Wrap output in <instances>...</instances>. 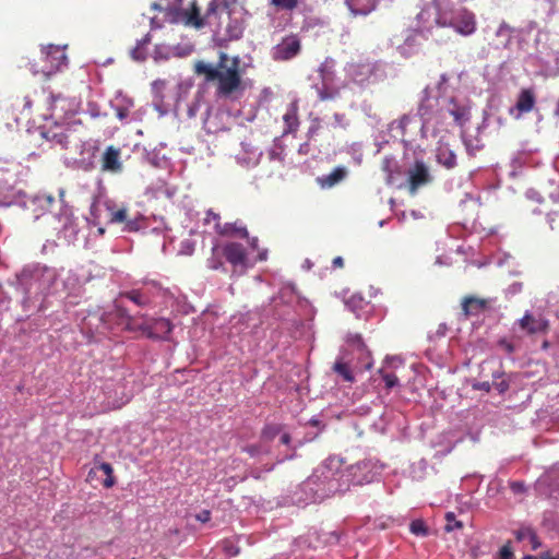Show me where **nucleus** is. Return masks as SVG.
<instances>
[{
    "label": "nucleus",
    "instance_id": "24",
    "mask_svg": "<svg viewBox=\"0 0 559 559\" xmlns=\"http://www.w3.org/2000/svg\"><path fill=\"white\" fill-rule=\"evenodd\" d=\"M332 369L334 372L341 376L344 381L354 382L355 377L347 362H344L342 359H338L334 362Z\"/></svg>",
    "mask_w": 559,
    "mask_h": 559
},
{
    "label": "nucleus",
    "instance_id": "22",
    "mask_svg": "<svg viewBox=\"0 0 559 559\" xmlns=\"http://www.w3.org/2000/svg\"><path fill=\"white\" fill-rule=\"evenodd\" d=\"M223 246L222 245H215L212 247L211 255L206 260V265L209 269L217 271L223 270L225 271L224 265V254H223Z\"/></svg>",
    "mask_w": 559,
    "mask_h": 559
},
{
    "label": "nucleus",
    "instance_id": "23",
    "mask_svg": "<svg viewBox=\"0 0 559 559\" xmlns=\"http://www.w3.org/2000/svg\"><path fill=\"white\" fill-rule=\"evenodd\" d=\"M443 110L453 117L455 123L462 124L467 119V109L464 106H460L451 98Z\"/></svg>",
    "mask_w": 559,
    "mask_h": 559
},
{
    "label": "nucleus",
    "instance_id": "58",
    "mask_svg": "<svg viewBox=\"0 0 559 559\" xmlns=\"http://www.w3.org/2000/svg\"><path fill=\"white\" fill-rule=\"evenodd\" d=\"M98 234H99V235H104V234H105V228L99 227V228H98Z\"/></svg>",
    "mask_w": 559,
    "mask_h": 559
},
{
    "label": "nucleus",
    "instance_id": "19",
    "mask_svg": "<svg viewBox=\"0 0 559 559\" xmlns=\"http://www.w3.org/2000/svg\"><path fill=\"white\" fill-rule=\"evenodd\" d=\"M347 176V169L345 167H336L329 175L318 178V181L322 188H332L343 181Z\"/></svg>",
    "mask_w": 559,
    "mask_h": 559
},
{
    "label": "nucleus",
    "instance_id": "18",
    "mask_svg": "<svg viewBox=\"0 0 559 559\" xmlns=\"http://www.w3.org/2000/svg\"><path fill=\"white\" fill-rule=\"evenodd\" d=\"M51 110L53 114H74L75 112V104L71 99H67L61 95H51L50 96Z\"/></svg>",
    "mask_w": 559,
    "mask_h": 559
},
{
    "label": "nucleus",
    "instance_id": "12",
    "mask_svg": "<svg viewBox=\"0 0 559 559\" xmlns=\"http://www.w3.org/2000/svg\"><path fill=\"white\" fill-rule=\"evenodd\" d=\"M121 150L114 145L106 147L102 155V170L107 173H120L122 171V163L120 160Z\"/></svg>",
    "mask_w": 559,
    "mask_h": 559
},
{
    "label": "nucleus",
    "instance_id": "6",
    "mask_svg": "<svg viewBox=\"0 0 559 559\" xmlns=\"http://www.w3.org/2000/svg\"><path fill=\"white\" fill-rule=\"evenodd\" d=\"M46 66L43 72L50 75L61 69L67 63V55L63 48L55 45H49L41 50Z\"/></svg>",
    "mask_w": 559,
    "mask_h": 559
},
{
    "label": "nucleus",
    "instance_id": "16",
    "mask_svg": "<svg viewBox=\"0 0 559 559\" xmlns=\"http://www.w3.org/2000/svg\"><path fill=\"white\" fill-rule=\"evenodd\" d=\"M536 103V97L531 88H523L518 97L515 109L519 111V115L527 114L533 110Z\"/></svg>",
    "mask_w": 559,
    "mask_h": 559
},
{
    "label": "nucleus",
    "instance_id": "10",
    "mask_svg": "<svg viewBox=\"0 0 559 559\" xmlns=\"http://www.w3.org/2000/svg\"><path fill=\"white\" fill-rule=\"evenodd\" d=\"M106 210L109 212L110 224H120L124 223V230L127 231H136L140 228L138 219H129L128 211L126 207L116 209V205L112 202L105 203Z\"/></svg>",
    "mask_w": 559,
    "mask_h": 559
},
{
    "label": "nucleus",
    "instance_id": "51",
    "mask_svg": "<svg viewBox=\"0 0 559 559\" xmlns=\"http://www.w3.org/2000/svg\"><path fill=\"white\" fill-rule=\"evenodd\" d=\"M318 131V126H311L308 130V135L312 136Z\"/></svg>",
    "mask_w": 559,
    "mask_h": 559
},
{
    "label": "nucleus",
    "instance_id": "64",
    "mask_svg": "<svg viewBox=\"0 0 559 559\" xmlns=\"http://www.w3.org/2000/svg\"><path fill=\"white\" fill-rule=\"evenodd\" d=\"M176 1H177L178 3H180V2H181V0H176Z\"/></svg>",
    "mask_w": 559,
    "mask_h": 559
},
{
    "label": "nucleus",
    "instance_id": "49",
    "mask_svg": "<svg viewBox=\"0 0 559 559\" xmlns=\"http://www.w3.org/2000/svg\"><path fill=\"white\" fill-rule=\"evenodd\" d=\"M23 100H24L23 109L29 110L32 108V100H31V98L28 96H25Z\"/></svg>",
    "mask_w": 559,
    "mask_h": 559
},
{
    "label": "nucleus",
    "instance_id": "54",
    "mask_svg": "<svg viewBox=\"0 0 559 559\" xmlns=\"http://www.w3.org/2000/svg\"><path fill=\"white\" fill-rule=\"evenodd\" d=\"M259 259L260 260H265L266 259V251L260 252L259 253Z\"/></svg>",
    "mask_w": 559,
    "mask_h": 559
},
{
    "label": "nucleus",
    "instance_id": "35",
    "mask_svg": "<svg viewBox=\"0 0 559 559\" xmlns=\"http://www.w3.org/2000/svg\"><path fill=\"white\" fill-rule=\"evenodd\" d=\"M272 3L285 10H294L298 4V0H272Z\"/></svg>",
    "mask_w": 559,
    "mask_h": 559
},
{
    "label": "nucleus",
    "instance_id": "43",
    "mask_svg": "<svg viewBox=\"0 0 559 559\" xmlns=\"http://www.w3.org/2000/svg\"><path fill=\"white\" fill-rule=\"evenodd\" d=\"M131 56L134 60H143L144 59V55L141 51L140 47L133 48L131 51Z\"/></svg>",
    "mask_w": 559,
    "mask_h": 559
},
{
    "label": "nucleus",
    "instance_id": "45",
    "mask_svg": "<svg viewBox=\"0 0 559 559\" xmlns=\"http://www.w3.org/2000/svg\"><path fill=\"white\" fill-rule=\"evenodd\" d=\"M247 240H248V243H249V246H250V248L252 250H259V239H258V237H251V238L248 237Z\"/></svg>",
    "mask_w": 559,
    "mask_h": 559
},
{
    "label": "nucleus",
    "instance_id": "62",
    "mask_svg": "<svg viewBox=\"0 0 559 559\" xmlns=\"http://www.w3.org/2000/svg\"><path fill=\"white\" fill-rule=\"evenodd\" d=\"M224 9L228 10V5H227V4H225V5H224ZM227 13H228V15H230V12H229V11H227Z\"/></svg>",
    "mask_w": 559,
    "mask_h": 559
},
{
    "label": "nucleus",
    "instance_id": "27",
    "mask_svg": "<svg viewBox=\"0 0 559 559\" xmlns=\"http://www.w3.org/2000/svg\"><path fill=\"white\" fill-rule=\"evenodd\" d=\"M465 145L471 155H475L478 151L483 150L486 146L485 141L475 136L473 140L471 136L465 140Z\"/></svg>",
    "mask_w": 559,
    "mask_h": 559
},
{
    "label": "nucleus",
    "instance_id": "63",
    "mask_svg": "<svg viewBox=\"0 0 559 559\" xmlns=\"http://www.w3.org/2000/svg\"><path fill=\"white\" fill-rule=\"evenodd\" d=\"M523 559H534V557H532V556H526V557H524Z\"/></svg>",
    "mask_w": 559,
    "mask_h": 559
},
{
    "label": "nucleus",
    "instance_id": "3",
    "mask_svg": "<svg viewBox=\"0 0 559 559\" xmlns=\"http://www.w3.org/2000/svg\"><path fill=\"white\" fill-rule=\"evenodd\" d=\"M40 135L50 148L59 151L78 150L82 143V139L74 130L60 124L43 129Z\"/></svg>",
    "mask_w": 559,
    "mask_h": 559
},
{
    "label": "nucleus",
    "instance_id": "21",
    "mask_svg": "<svg viewBox=\"0 0 559 559\" xmlns=\"http://www.w3.org/2000/svg\"><path fill=\"white\" fill-rule=\"evenodd\" d=\"M120 296L129 299L139 307H146L152 302L150 294L143 289H132L121 293Z\"/></svg>",
    "mask_w": 559,
    "mask_h": 559
},
{
    "label": "nucleus",
    "instance_id": "34",
    "mask_svg": "<svg viewBox=\"0 0 559 559\" xmlns=\"http://www.w3.org/2000/svg\"><path fill=\"white\" fill-rule=\"evenodd\" d=\"M516 539L521 542L535 539V532L530 527L521 528L516 532Z\"/></svg>",
    "mask_w": 559,
    "mask_h": 559
},
{
    "label": "nucleus",
    "instance_id": "28",
    "mask_svg": "<svg viewBox=\"0 0 559 559\" xmlns=\"http://www.w3.org/2000/svg\"><path fill=\"white\" fill-rule=\"evenodd\" d=\"M444 519H445V525H444L445 532H453L454 530L463 528V523L461 521L456 520L455 514L453 512H448L445 514Z\"/></svg>",
    "mask_w": 559,
    "mask_h": 559
},
{
    "label": "nucleus",
    "instance_id": "29",
    "mask_svg": "<svg viewBox=\"0 0 559 559\" xmlns=\"http://www.w3.org/2000/svg\"><path fill=\"white\" fill-rule=\"evenodd\" d=\"M188 22L194 25L197 28H200L204 25L203 19L200 16L199 8L193 4L191 12L188 16Z\"/></svg>",
    "mask_w": 559,
    "mask_h": 559
},
{
    "label": "nucleus",
    "instance_id": "46",
    "mask_svg": "<svg viewBox=\"0 0 559 559\" xmlns=\"http://www.w3.org/2000/svg\"><path fill=\"white\" fill-rule=\"evenodd\" d=\"M499 346H501L509 354L514 349L513 345L507 341L499 342Z\"/></svg>",
    "mask_w": 559,
    "mask_h": 559
},
{
    "label": "nucleus",
    "instance_id": "44",
    "mask_svg": "<svg viewBox=\"0 0 559 559\" xmlns=\"http://www.w3.org/2000/svg\"><path fill=\"white\" fill-rule=\"evenodd\" d=\"M129 115V111L127 108H123V107H118L116 109V116L120 119V120H123L128 117Z\"/></svg>",
    "mask_w": 559,
    "mask_h": 559
},
{
    "label": "nucleus",
    "instance_id": "50",
    "mask_svg": "<svg viewBox=\"0 0 559 559\" xmlns=\"http://www.w3.org/2000/svg\"><path fill=\"white\" fill-rule=\"evenodd\" d=\"M290 440H292V438H290L289 433H283L281 436V442L283 444H286V445L289 444Z\"/></svg>",
    "mask_w": 559,
    "mask_h": 559
},
{
    "label": "nucleus",
    "instance_id": "55",
    "mask_svg": "<svg viewBox=\"0 0 559 559\" xmlns=\"http://www.w3.org/2000/svg\"><path fill=\"white\" fill-rule=\"evenodd\" d=\"M480 388L485 389L486 391H489V383L484 382Z\"/></svg>",
    "mask_w": 559,
    "mask_h": 559
},
{
    "label": "nucleus",
    "instance_id": "59",
    "mask_svg": "<svg viewBox=\"0 0 559 559\" xmlns=\"http://www.w3.org/2000/svg\"><path fill=\"white\" fill-rule=\"evenodd\" d=\"M320 98H321L322 100H324V99H326V98H328V96L321 93V94H320Z\"/></svg>",
    "mask_w": 559,
    "mask_h": 559
},
{
    "label": "nucleus",
    "instance_id": "31",
    "mask_svg": "<svg viewBox=\"0 0 559 559\" xmlns=\"http://www.w3.org/2000/svg\"><path fill=\"white\" fill-rule=\"evenodd\" d=\"M409 530L415 535L426 536L428 534V528L421 520L412 521Z\"/></svg>",
    "mask_w": 559,
    "mask_h": 559
},
{
    "label": "nucleus",
    "instance_id": "60",
    "mask_svg": "<svg viewBox=\"0 0 559 559\" xmlns=\"http://www.w3.org/2000/svg\"><path fill=\"white\" fill-rule=\"evenodd\" d=\"M552 222H554V219H552V218H550V219H549L550 229H554Z\"/></svg>",
    "mask_w": 559,
    "mask_h": 559
},
{
    "label": "nucleus",
    "instance_id": "17",
    "mask_svg": "<svg viewBox=\"0 0 559 559\" xmlns=\"http://www.w3.org/2000/svg\"><path fill=\"white\" fill-rule=\"evenodd\" d=\"M283 120L285 123L284 133H293L296 132L299 127V118H298V104L297 102H292L286 112L283 116Z\"/></svg>",
    "mask_w": 559,
    "mask_h": 559
},
{
    "label": "nucleus",
    "instance_id": "20",
    "mask_svg": "<svg viewBox=\"0 0 559 559\" xmlns=\"http://www.w3.org/2000/svg\"><path fill=\"white\" fill-rule=\"evenodd\" d=\"M97 472H103L106 475L103 481L104 487L111 488L116 484L111 464L106 462L95 463L94 467L88 473V478H92Z\"/></svg>",
    "mask_w": 559,
    "mask_h": 559
},
{
    "label": "nucleus",
    "instance_id": "52",
    "mask_svg": "<svg viewBox=\"0 0 559 559\" xmlns=\"http://www.w3.org/2000/svg\"><path fill=\"white\" fill-rule=\"evenodd\" d=\"M247 452L250 454V455H254L257 453V448L255 447H248L247 448Z\"/></svg>",
    "mask_w": 559,
    "mask_h": 559
},
{
    "label": "nucleus",
    "instance_id": "2",
    "mask_svg": "<svg viewBox=\"0 0 559 559\" xmlns=\"http://www.w3.org/2000/svg\"><path fill=\"white\" fill-rule=\"evenodd\" d=\"M452 4V0H432L436 24L441 27H452L463 35L472 34L476 25L474 14L462 7L453 8Z\"/></svg>",
    "mask_w": 559,
    "mask_h": 559
},
{
    "label": "nucleus",
    "instance_id": "13",
    "mask_svg": "<svg viewBox=\"0 0 559 559\" xmlns=\"http://www.w3.org/2000/svg\"><path fill=\"white\" fill-rule=\"evenodd\" d=\"M215 231L223 237H239L247 239L249 233L246 226L239 222L215 224Z\"/></svg>",
    "mask_w": 559,
    "mask_h": 559
},
{
    "label": "nucleus",
    "instance_id": "47",
    "mask_svg": "<svg viewBox=\"0 0 559 559\" xmlns=\"http://www.w3.org/2000/svg\"><path fill=\"white\" fill-rule=\"evenodd\" d=\"M333 267H343L344 266V260L342 257H335L332 261Z\"/></svg>",
    "mask_w": 559,
    "mask_h": 559
},
{
    "label": "nucleus",
    "instance_id": "9",
    "mask_svg": "<svg viewBox=\"0 0 559 559\" xmlns=\"http://www.w3.org/2000/svg\"><path fill=\"white\" fill-rule=\"evenodd\" d=\"M519 326L530 335L547 334L550 329V323L545 317H534L531 312L526 311L519 320Z\"/></svg>",
    "mask_w": 559,
    "mask_h": 559
},
{
    "label": "nucleus",
    "instance_id": "57",
    "mask_svg": "<svg viewBox=\"0 0 559 559\" xmlns=\"http://www.w3.org/2000/svg\"><path fill=\"white\" fill-rule=\"evenodd\" d=\"M418 111H419V115L423 116V117L426 115V112L424 111L423 106L419 107Z\"/></svg>",
    "mask_w": 559,
    "mask_h": 559
},
{
    "label": "nucleus",
    "instance_id": "53",
    "mask_svg": "<svg viewBox=\"0 0 559 559\" xmlns=\"http://www.w3.org/2000/svg\"><path fill=\"white\" fill-rule=\"evenodd\" d=\"M96 212H97V206L94 204V205H92V209H91V213L94 216V218H97Z\"/></svg>",
    "mask_w": 559,
    "mask_h": 559
},
{
    "label": "nucleus",
    "instance_id": "61",
    "mask_svg": "<svg viewBox=\"0 0 559 559\" xmlns=\"http://www.w3.org/2000/svg\"><path fill=\"white\" fill-rule=\"evenodd\" d=\"M548 347V342H544L543 343V348H547Z\"/></svg>",
    "mask_w": 559,
    "mask_h": 559
},
{
    "label": "nucleus",
    "instance_id": "32",
    "mask_svg": "<svg viewBox=\"0 0 559 559\" xmlns=\"http://www.w3.org/2000/svg\"><path fill=\"white\" fill-rule=\"evenodd\" d=\"M346 4L354 15H367L373 9V7L358 8L354 0H346Z\"/></svg>",
    "mask_w": 559,
    "mask_h": 559
},
{
    "label": "nucleus",
    "instance_id": "25",
    "mask_svg": "<svg viewBox=\"0 0 559 559\" xmlns=\"http://www.w3.org/2000/svg\"><path fill=\"white\" fill-rule=\"evenodd\" d=\"M243 25L238 20H230L226 27V35L229 40H237L242 37Z\"/></svg>",
    "mask_w": 559,
    "mask_h": 559
},
{
    "label": "nucleus",
    "instance_id": "48",
    "mask_svg": "<svg viewBox=\"0 0 559 559\" xmlns=\"http://www.w3.org/2000/svg\"><path fill=\"white\" fill-rule=\"evenodd\" d=\"M528 542L532 545L533 550H536L540 546V543H539L536 534H535V539H528Z\"/></svg>",
    "mask_w": 559,
    "mask_h": 559
},
{
    "label": "nucleus",
    "instance_id": "1",
    "mask_svg": "<svg viewBox=\"0 0 559 559\" xmlns=\"http://www.w3.org/2000/svg\"><path fill=\"white\" fill-rule=\"evenodd\" d=\"M194 73L203 75L206 83L215 85L218 98L237 99L246 91V83L240 69V58L219 51L215 64L199 60L194 63Z\"/></svg>",
    "mask_w": 559,
    "mask_h": 559
},
{
    "label": "nucleus",
    "instance_id": "33",
    "mask_svg": "<svg viewBox=\"0 0 559 559\" xmlns=\"http://www.w3.org/2000/svg\"><path fill=\"white\" fill-rule=\"evenodd\" d=\"M380 373L382 376V380L384 381L386 389H392L399 384V379L394 373L383 372L382 370L380 371Z\"/></svg>",
    "mask_w": 559,
    "mask_h": 559
},
{
    "label": "nucleus",
    "instance_id": "5",
    "mask_svg": "<svg viewBox=\"0 0 559 559\" xmlns=\"http://www.w3.org/2000/svg\"><path fill=\"white\" fill-rule=\"evenodd\" d=\"M301 49L300 39L297 35H289L282 39L280 44H277L273 48V59L276 61H287L295 58Z\"/></svg>",
    "mask_w": 559,
    "mask_h": 559
},
{
    "label": "nucleus",
    "instance_id": "37",
    "mask_svg": "<svg viewBox=\"0 0 559 559\" xmlns=\"http://www.w3.org/2000/svg\"><path fill=\"white\" fill-rule=\"evenodd\" d=\"M205 215H206L205 216L206 223H210L211 221H213L215 224H222L219 214L215 213L213 210L206 211Z\"/></svg>",
    "mask_w": 559,
    "mask_h": 559
},
{
    "label": "nucleus",
    "instance_id": "11",
    "mask_svg": "<svg viewBox=\"0 0 559 559\" xmlns=\"http://www.w3.org/2000/svg\"><path fill=\"white\" fill-rule=\"evenodd\" d=\"M461 309V314L465 320L473 317H479L487 311L488 300L475 296H465L462 299Z\"/></svg>",
    "mask_w": 559,
    "mask_h": 559
},
{
    "label": "nucleus",
    "instance_id": "26",
    "mask_svg": "<svg viewBox=\"0 0 559 559\" xmlns=\"http://www.w3.org/2000/svg\"><path fill=\"white\" fill-rule=\"evenodd\" d=\"M282 431V426L277 424L265 425L261 432V438L266 441H272Z\"/></svg>",
    "mask_w": 559,
    "mask_h": 559
},
{
    "label": "nucleus",
    "instance_id": "36",
    "mask_svg": "<svg viewBox=\"0 0 559 559\" xmlns=\"http://www.w3.org/2000/svg\"><path fill=\"white\" fill-rule=\"evenodd\" d=\"M499 559H514L513 551L509 544L500 549Z\"/></svg>",
    "mask_w": 559,
    "mask_h": 559
},
{
    "label": "nucleus",
    "instance_id": "8",
    "mask_svg": "<svg viewBox=\"0 0 559 559\" xmlns=\"http://www.w3.org/2000/svg\"><path fill=\"white\" fill-rule=\"evenodd\" d=\"M408 189L411 194H415L419 188L431 181L428 167L423 160H416L407 173Z\"/></svg>",
    "mask_w": 559,
    "mask_h": 559
},
{
    "label": "nucleus",
    "instance_id": "40",
    "mask_svg": "<svg viewBox=\"0 0 559 559\" xmlns=\"http://www.w3.org/2000/svg\"><path fill=\"white\" fill-rule=\"evenodd\" d=\"M492 385H495L496 390L502 394L509 389V383L507 380L501 379L500 381L493 382Z\"/></svg>",
    "mask_w": 559,
    "mask_h": 559
},
{
    "label": "nucleus",
    "instance_id": "4",
    "mask_svg": "<svg viewBox=\"0 0 559 559\" xmlns=\"http://www.w3.org/2000/svg\"><path fill=\"white\" fill-rule=\"evenodd\" d=\"M224 259L233 266L234 271H245L248 267V252L242 243L227 241L222 243Z\"/></svg>",
    "mask_w": 559,
    "mask_h": 559
},
{
    "label": "nucleus",
    "instance_id": "7",
    "mask_svg": "<svg viewBox=\"0 0 559 559\" xmlns=\"http://www.w3.org/2000/svg\"><path fill=\"white\" fill-rule=\"evenodd\" d=\"M138 331L148 338L166 340L173 331V324L168 319H152L150 322L139 324Z\"/></svg>",
    "mask_w": 559,
    "mask_h": 559
},
{
    "label": "nucleus",
    "instance_id": "39",
    "mask_svg": "<svg viewBox=\"0 0 559 559\" xmlns=\"http://www.w3.org/2000/svg\"><path fill=\"white\" fill-rule=\"evenodd\" d=\"M37 201L40 202L41 206H51L55 202V198L49 194H44L41 197H37Z\"/></svg>",
    "mask_w": 559,
    "mask_h": 559
},
{
    "label": "nucleus",
    "instance_id": "14",
    "mask_svg": "<svg viewBox=\"0 0 559 559\" xmlns=\"http://www.w3.org/2000/svg\"><path fill=\"white\" fill-rule=\"evenodd\" d=\"M436 156L438 163L448 169H452L456 166V155L454 151L451 148V145L442 139L438 142Z\"/></svg>",
    "mask_w": 559,
    "mask_h": 559
},
{
    "label": "nucleus",
    "instance_id": "56",
    "mask_svg": "<svg viewBox=\"0 0 559 559\" xmlns=\"http://www.w3.org/2000/svg\"><path fill=\"white\" fill-rule=\"evenodd\" d=\"M152 7H153V9H155V10L162 11V7H160L159 4H157V3H153V5H152Z\"/></svg>",
    "mask_w": 559,
    "mask_h": 559
},
{
    "label": "nucleus",
    "instance_id": "42",
    "mask_svg": "<svg viewBox=\"0 0 559 559\" xmlns=\"http://www.w3.org/2000/svg\"><path fill=\"white\" fill-rule=\"evenodd\" d=\"M510 488L514 493H523L525 491V486L521 481L511 483Z\"/></svg>",
    "mask_w": 559,
    "mask_h": 559
},
{
    "label": "nucleus",
    "instance_id": "15",
    "mask_svg": "<svg viewBox=\"0 0 559 559\" xmlns=\"http://www.w3.org/2000/svg\"><path fill=\"white\" fill-rule=\"evenodd\" d=\"M111 314L118 320V323L123 325L124 330L135 332L139 324L134 317L130 316L128 310L120 304L116 302Z\"/></svg>",
    "mask_w": 559,
    "mask_h": 559
},
{
    "label": "nucleus",
    "instance_id": "41",
    "mask_svg": "<svg viewBox=\"0 0 559 559\" xmlns=\"http://www.w3.org/2000/svg\"><path fill=\"white\" fill-rule=\"evenodd\" d=\"M199 522L206 523L211 520V512L209 510H202L195 515Z\"/></svg>",
    "mask_w": 559,
    "mask_h": 559
},
{
    "label": "nucleus",
    "instance_id": "30",
    "mask_svg": "<svg viewBox=\"0 0 559 559\" xmlns=\"http://www.w3.org/2000/svg\"><path fill=\"white\" fill-rule=\"evenodd\" d=\"M412 117L409 115H403L397 120H394L392 122V128L399 129L401 135H404L406 133V128L411 123Z\"/></svg>",
    "mask_w": 559,
    "mask_h": 559
},
{
    "label": "nucleus",
    "instance_id": "38",
    "mask_svg": "<svg viewBox=\"0 0 559 559\" xmlns=\"http://www.w3.org/2000/svg\"><path fill=\"white\" fill-rule=\"evenodd\" d=\"M218 9V4L216 2V0H212L210 3H209V7H207V10H206V13H205V19L210 20L212 15H214L216 13Z\"/></svg>",
    "mask_w": 559,
    "mask_h": 559
}]
</instances>
